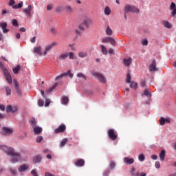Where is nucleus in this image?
<instances>
[{
    "label": "nucleus",
    "mask_w": 176,
    "mask_h": 176,
    "mask_svg": "<svg viewBox=\"0 0 176 176\" xmlns=\"http://www.w3.org/2000/svg\"><path fill=\"white\" fill-rule=\"evenodd\" d=\"M130 87L131 89H137L138 87V84L134 81L130 82Z\"/></svg>",
    "instance_id": "nucleus-36"
},
{
    "label": "nucleus",
    "mask_w": 176,
    "mask_h": 176,
    "mask_svg": "<svg viewBox=\"0 0 176 176\" xmlns=\"http://www.w3.org/2000/svg\"><path fill=\"white\" fill-rule=\"evenodd\" d=\"M23 13L28 16V17H31V12H32V6L29 5L28 8L23 10Z\"/></svg>",
    "instance_id": "nucleus-11"
},
{
    "label": "nucleus",
    "mask_w": 176,
    "mask_h": 176,
    "mask_svg": "<svg viewBox=\"0 0 176 176\" xmlns=\"http://www.w3.org/2000/svg\"><path fill=\"white\" fill-rule=\"evenodd\" d=\"M69 76V78H74V74L71 73V70L67 71V72L63 73L59 76H57L55 78V80H58L59 79H63V78H65V76Z\"/></svg>",
    "instance_id": "nucleus-7"
},
{
    "label": "nucleus",
    "mask_w": 176,
    "mask_h": 176,
    "mask_svg": "<svg viewBox=\"0 0 176 176\" xmlns=\"http://www.w3.org/2000/svg\"><path fill=\"white\" fill-rule=\"evenodd\" d=\"M56 45H57V43L56 42H53L52 44L45 46V51L43 52V56H46L49 50H51V49H53V47H54Z\"/></svg>",
    "instance_id": "nucleus-10"
},
{
    "label": "nucleus",
    "mask_w": 176,
    "mask_h": 176,
    "mask_svg": "<svg viewBox=\"0 0 176 176\" xmlns=\"http://www.w3.org/2000/svg\"><path fill=\"white\" fill-rule=\"evenodd\" d=\"M148 69L150 72H153L155 71H157V69L156 68V60H153L152 63L149 65Z\"/></svg>",
    "instance_id": "nucleus-15"
},
{
    "label": "nucleus",
    "mask_w": 176,
    "mask_h": 176,
    "mask_svg": "<svg viewBox=\"0 0 176 176\" xmlns=\"http://www.w3.org/2000/svg\"><path fill=\"white\" fill-rule=\"evenodd\" d=\"M8 27V23L6 22L0 23V28H6Z\"/></svg>",
    "instance_id": "nucleus-42"
},
{
    "label": "nucleus",
    "mask_w": 176,
    "mask_h": 176,
    "mask_svg": "<svg viewBox=\"0 0 176 176\" xmlns=\"http://www.w3.org/2000/svg\"><path fill=\"white\" fill-rule=\"evenodd\" d=\"M13 83H14V88L19 87V83H17V80H13Z\"/></svg>",
    "instance_id": "nucleus-59"
},
{
    "label": "nucleus",
    "mask_w": 176,
    "mask_h": 176,
    "mask_svg": "<svg viewBox=\"0 0 176 176\" xmlns=\"http://www.w3.org/2000/svg\"><path fill=\"white\" fill-rule=\"evenodd\" d=\"M69 101V99H68V97L65 96L62 98V104L63 105H67V104H68V102Z\"/></svg>",
    "instance_id": "nucleus-34"
},
{
    "label": "nucleus",
    "mask_w": 176,
    "mask_h": 176,
    "mask_svg": "<svg viewBox=\"0 0 176 176\" xmlns=\"http://www.w3.org/2000/svg\"><path fill=\"white\" fill-rule=\"evenodd\" d=\"M85 27H86V26H85V25H82V23H81L79 25L78 28L80 31H85Z\"/></svg>",
    "instance_id": "nucleus-55"
},
{
    "label": "nucleus",
    "mask_w": 176,
    "mask_h": 176,
    "mask_svg": "<svg viewBox=\"0 0 176 176\" xmlns=\"http://www.w3.org/2000/svg\"><path fill=\"white\" fill-rule=\"evenodd\" d=\"M45 176H54L53 174L49 173V172H46L45 174Z\"/></svg>",
    "instance_id": "nucleus-64"
},
{
    "label": "nucleus",
    "mask_w": 176,
    "mask_h": 176,
    "mask_svg": "<svg viewBox=\"0 0 176 176\" xmlns=\"http://www.w3.org/2000/svg\"><path fill=\"white\" fill-rule=\"evenodd\" d=\"M138 160L140 162H144L145 160V155L144 154H140L138 156Z\"/></svg>",
    "instance_id": "nucleus-41"
},
{
    "label": "nucleus",
    "mask_w": 176,
    "mask_h": 176,
    "mask_svg": "<svg viewBox=\"0 0 176 176\" xmlns=\"http://www.w3.org/2000/svg\"><path fill=\"white\" fill-rule=\"evenodd\" d=\"M41 46L35 47L34 48V53H36V54H38V56H42V52H41Z\"/></svg>",
    "instance_id": "nucleus-25"
},
{
    "label": "nucleus",
    "mask_w": 176,
    "mask_h": 176,
    "mask_svg": "<svg viewBox=\"0 0 176 176\" xmlns=\"http://www.w3.org/2000/svg\"><path fill=\"white\" fill-rule=\"evenodd\" d=\"M6 109L7 113H14V112H17V109L19 107L17 106H12L10 104L8 105L7 107L5 104H0V111H4Z\"/></svg>",
    "instance_id": "nucleus-2"
},
{
    "label": "nucleus",
    "mask_w": 176,
    "mask_h": 176,
    "mask_svg": "<svg viewBox=\"0 0 176 176\" xmlns=\"http://www.w3.org/2000/svg\"><path fill=\"white\" fill-rule=\"evenodd\" d=\"M0 68H1L7 82H8L10 85H12V76L10 75V73H9V71H8V69L5 67V65H3V63H2V62L1 61H0Z\"/></svg>",
    "instance_id": "nucleus-3"
},
{
    "label": "nucleus",
    "mask_w": 176,
    "mask_h": 176,
    "mask_svg": "<svg viewBox=\"0 0 176 176\" xmlns=\"http://www.w3.org/2000/svg\"><path fill=\"white\" fill-rule=\"evenodd\" d=\"M42 131H43L42 127H41V126H34V134H36V135L41 134V133H42Z\"/></svg>",
    "instance_id": "nucleus-17"
},
{
    "label": "nucleus",
    "mask_w": 176,
    "mask_h": 176,
    "mask_svg": "<svg viewBox=\"0 0 176 176\" xmlns=\"http://www.w3.org/2000/svg\"><path fill=\"white\" fill-rule=\"evenodd\" d=\"M12 24L14 27H19V22L16 19H12Z\"/></svg>",
    "instance_id": "nucleus-44"
},
{
    "label": "nucleus",
    "mask_w": 176,
    "mask_h": 176,
    "mask_svg": "<svg viewBox=\"0 0 176 176\" xmlns=\"http://www.w3.org/2000/svg\"><path fill=\"white\" fill-rule=\"evenodd\" d=\"M92 75L93 76H96V78H97L98 80H99L100 83H107V79L105 78L104 75L101 74L100 73L97 72H93Z\"/></svg>",
    "instance_id": "nucleus-6"
},
{
    "label": "nucleus",
    "mask_w": 176,
    "mask_h": 176,
    "mask_svg": "<svg viewBox=\"0 0 176 176\" xmlns=\"http://www.w3.org/2000/svg\"><path fill=\"white\" fill-rule=\"evenodd\" d=\"M67 142H68L67 138L63 139L59 144L60 148H63V146H65V144H67Z\"/></svg>",
    "instance_id": "nucleus-30"
},
{
    "label": "nucleus",
    "mask_w": 176,
    "mask_h": 176,
    "mask_svg": "<svg viewBox=\"0 0 176 176\" xmlns=\"http://www.w3.org/2000/svg\"><path fill=\"white\" fill-rule=\"evenodd\" d=\"M106 34L109 36H111V35H112V34H113L112 30L111 29V28H109V26H108L106 30Z\"/></svg>",
    "instance_id": "nucleus-38"
},
{
    "label": "nucleus",
    "mask_w": 176,
    "mask_h": 176,
    "mask_svg": "<svg viewBox=\"0 0 176 176\" xmlns=\"http://www.w3.org/2000/svg\"><path fill=\"white\" fill-rule=\"evenodd\" d=\"M16 92L17 93L18 96H21V90H20V87H15Z\"/></svg>",
    "instance_id": "nucleus-50"
},
{
    "label": "nucleus",
    "mask_w": 176,
    "mask_h": 176,
    "mask_svg": "<svg viewBox=\"0 0 176 176\" xmlns=\"http://www.w3.org/2000/svg\"><path fill=\"white\" fill-rule=\"evenodd\" d=\"M144 95L147 97V98H151L152 97V94L151 93V91L149 89H145L144 91Z\"/></svg>",
    "instance_id": "nucleus-28"
},
{
    "label": "nucleus",
    "mask_w": 176,
    "mask_h": 176,
    "mask_svg": "<svg viewBox=\"0 0 176 176\" xmlns=\"http://www.w3.org/2000/svg\"><path fill=\"white\" fill-rule=\"evenodd\" d=\"M43 140V137L38 136V137H37L36 142H38L39 144V142H42Z\"/></svg>",
    "instance_id": "nucleus-53"
},
{
    "label": "nucleus",
    "mask_w": 176,
    "mask_h": 176,
    "mask_svg": "<svg viewBox=\"0 0 176 176\" xmlns=\"http://www.w3.org/2000/svg\"><path fill=\"white\" fill-rule=\"evenodd\" d=\"M107 134L109 135V138H110V140H111V141H115V140H116V138H118V135H116V134H115V131H113V129H109Z\"/></svg>",
    "instance_id": "nucleus-8"
},
{
    "label": "nucleus",
    "mask_w": 176,
    "mask_h": 176,
    "mask_svg": "<svg viewBox=\"0 0 176 176\" xmlns=\"http://www.w3.org/2000/svg\"><path fill=\"white\" fill-rule=\"evenodd\" d=\"M78 57H80L81 58H84V57H87V53H86V52H79L78 53Z\"/></svg>",
    "instance_id": "nucleus-40"
},
{
    "label": "nucleus",
    "mask_w": 176,
    "mask_h": 176,
    "mask_svg": "<svg viewBox=\"0 0 176 176\" xmlns=\"http://www.w3.org/2000/svg\"><path fill=\"white\" fill-rule=\"evenodd\" d=\"M63 11V7L58 6L56 9V12H62Z\"/></svg>",
    "instance_id": "nucleus-61"
},
{
    "label": "nucleus",
    "mask_w": 176,
    "mask_h": 176,
    "mask_svg": "<svg viewBox=\"0 0 176 176\" xmlns=\"http://www.w3.org/2000/svg\"><path fill=\"white\" fill-rule=\"evenodd\" d=\"M155 166L156 168H160V162L159 161L155 162Z\"/></svg>",
    "instance_id": "nucleus-56"
},
{
    "label": "nucleus",
    "mask_w": 176,
    "mask_h": 176,
    "mask_svg": "<svg viewBox=\"0 0 176 176\" xmlns=\"http://www.w3.org/2000/svg\"><path fill=\"white\" fill-rule=\"evenodd\" d=\"M4 87L6 89V96H10V94H12V89H10V87L8 86H5Z\"/></svg>",
    "instance_id": "nucleus-37"
},
{
    "label": "nucleus",
    "mask_w": 176,
    "mask_h": 176,
    "mask_svg": "<svg viewBox=\"0 0 176 176\" xmlns=\"http://www.w3.org/2000/svg\"><path fill=\"white\" fill-rule=\"evenodd\" d=\"M126 83H131V75L130 74V72H128L126 74Z\"/></svg>",
    "instance_id": "nucleus-32"
},
{
    "label": "nucleus",
    "mask_w": 176,
    "mask_h": 176,
    "mask_svg": "<svg viewBox=\"0 0 176 176\" xmlns=\"http://www.w3.org/2000/svg\"><path fill=\"white\" fill-rule=\"evenodd\" d=\"M67 58H68V52L62 54L58 57L60 61H63V60H66Z\"/></svg>",
    "instance_id": "nucleus-22"
},
{
    "label": "nucleus",
    "mask_w": 176,
    "mask_h": 176,
    "mask_svg": "<svg viewBox=\"0 0 176 176\" xmlns=\"http://www.w3.org/2000/svg\"><path fill=\"white\" fill-rule=\"evenodd\" d=\"M52 9H53V6L52 4L47 6V10H52Z\"/></svg>",
    "instance_id": "nucleus-60"
},
{
    "label": "nucleus",
    "mask_w": 176,
    "mask_h": 176,
    "mask_svg": "<svg viewBox=\"0 0 176 176\" xmlns=\"http://www.w3.org/2000/svg\"><path fill=\"white\" fill-rule=\"evenodd\" d=\"M65 10L67 13H74V8H72V7L70 6H66L65 7Z\"/></svg>",
    "instance_id": "nucleus-27"
},
{
    "label": "nucleus",
    "mask_w": 176,
    "mask_h": 176,
    "mask_svg": "<svg viewBox=\"0 0 176 176\" xmlns=\"http://www.w3.org/2000/svg\"><path fill=\"white\" fill-rule=\"evenodd\" d=\"M76 76L79 79H83V80H87V76H85V74L82 72L78 73Z\"/></svg>",
    "instance_id": "nucleus-21"
},
{
    "label": "nucleus",
    "mask_w": 176,
    "mask_h": 176,
    "mask_svg": "<svg viewBox=\"0 0 176 176\" xmlns=\"http://www.w3.org/2000/svg\"><path fill=\"white\" fill-rule=\"evenodd\" d=\"M109 173H111L109 169H107V170H104L103 172V176H108V175H109Z\"/></svg>",
    "instance_id": "nucleus-54"
},
{
    "label": "nucleus",
    "mask_w": 176,
    "mask_h": 176,
    "mask_svg": "<svg viewBox=\"0 0 176 176\" xmlns=\"http://www.w3.org/2000/svg\"><path fill=\"white\" fill-rule=\"evenodd\" d=\"M14 3H16V2H14V0H10V2H9L10 6H13V5H14Z\"/></svg>",
    "instance_id": "nucleus-62"
},
{
    "label": "nucleus",
    "mask_w": 176,
    "mask_h": 176,
    "mask_svg": "<svg viewBox=\"0 0 176 176\" xmlns=\"http://www.w3.org/2000/svg\"><path fill=\"white\" fill-rule=\"evenodd\" d=\"M160 124L161 126H164L166 124V118L164 117H161L160 119Z\"/></svg>",
    "instance_id": "nucleus-39"
},
{
    "label": "nucleus",
    "mask_w": 176,
    "mask_h": 176,
    "mask_svg": "<svg viewBox=\"0 0 176 176\" xmlns=\"http://www.w3.org/2000/svg\"><path fill=\"white\" fill-rule=\"evenodd\" d=\"M53 90H54V87H52L51 88L48 89L47 90V94H49L50 93H52V91H53Z\"/></svg>",
    "instance_id": "nucleus-58"
},
{
    "label": "nucleus",
    "mask_w": 176,
    "mask_h": 176,
    "mask_svg": "<svg viewBox=\"0 0 176 176\" xmlns=\"http://www.w3.org/2000/svg\"><path fill=\"white\" fill-rule=\"evenodd\" d=\"M42 160V157L41 155H36L33 158V163H40V162Z\"/></svg>",
    "instance_id": "nucleus-20"
},
{
    "label": "nucleus",
    "mask_w": 176,
    "mask_h": 176,
    "mask_svg": "<svg viewBox=\"0 0 176 176\" xmlns=\"http://www.w3.org/2000/svg\"><path fill=\"white\" fill-rule=\"evenodd\" d=\"M74 164L76 167H83L85 166V160L83 159L76 160L74 162Z\"/></svg>",
    "instance_id": "nucleus-13"
},
{
    "label": "nucleus",
    "mask_w": 176,
    "mask_h": 176,
    "mask_svg": "<svg viewBox=\"0 0 176 176\" xmlns=\"http://www.w3.org/2000/svg\"><path fill=\"white\" fill-rule=\"evenodd\" d=\"M162 24L164 25V27H165V28H171L172 25L171 23H170V22L167 21H164L162 22Z\"/></svg>",
    "instance_id": "nucleus-29"
},
{
    "label": "nucleus",
    "mask_w": 176,
    "mask_h": 176,
    "mask_svg": "<svg viewBox=\"0 0 176 176\" xmlns=\"http://www.w3.org/2000/svg\"><path fill=\"white\" fill-rule=\"evenodd\" d=\"M45 104V102H43V100H39L38 101V107H43V105Z\"/></svg>",
    "instance_id": "nucleus-51"
},
{
    "label": "nucleus",
    "mask_w": 176,
    "mask_h": 176,
    "mask_svg": "<svg viewBox=\"0 0 176 176\" xmlns=\"http://www.w3.org/2000/svg\"><path fill=\"white\" fill-rule=\"evenodd\" d=\"M0 149L1 151H3V152L6 153V155L8 156H11L10 162L14 164L15 163H17L20 159H21V155L20 153L15 152L14 149L8 147L7 146L2 145L0 146Z\"/></svg>",
    "instance_id": "nucleus-1"
},
{
    "label": "nucleus",
    "mask_w": 176,
    "mask_h": 176,
    "mask_svg": "<svg viewBox=\"0 0 176 176\" xmlns=\"http://www.w3.org/2000/svg\"><path fill=\"white\" fill-rule=\"evenodd\" d=\"M20 69H21V65H17L16 67H15L12 69V72H14V74L15 75H17V74H19V71H20Z\"/></svg>",
    "instance_id": "nucleus-23"
},
{
    "label": "nucleus",
    "mask_w": 176,
    "mask_h": 176,
    "mask_svg": "<svg viewBox=\"0 0 176 176\" xmlns=\"http://www.w3.org/2000/svg\"><path fill=\"white\" fill-rule=\"evenodd\" d=\"M104 13L105 16H109V14H111V8H109V6H107L104 8Z\"/></svg>",
    "instance_id": "nucleus-31"
},
{
    "label": "nucleus",
    "mask_w": 176,
    "mask_h": 176,
    "mask_svg": "<svg viewBox=\"0 0 176 176\" xmlns=\"http://www.w3.org/2000/svg\"><path fill=\"white\" fill-rule=\"evenodd\" d=\"M132 63H133V59L131 58H124L123 60V64L125 67H130Z\"/></svg>",
    "instance_id": "nucleus-16"
},
{
    "label": "nucleus",
    "mask_w": 176,
    "mask_h": 176,
    "mask_svg": "<svg viewBox=\"0 0 176 176\" xmlns=\"http://www.w3.org/2000/svg\"><path fill=\"white\" fill-rule=\"evenodd\" d=\"M13 133H14V129L12 127L3 126L0 131V134L4 137H10Z\"/></svg>",
    "instance_id": "nucleus-4"
},
{
    "label": "nucleus",
    "mask_w": 176,
    "mask_h": 176,
    "mask_svg": "<svg viewBox=\"0 0 176 176\" xmlns=\"http://www.w3.org/2000/svg\"><path fill=\"white\" fill-rule=\"evenodd\" d=\"M151 159H153V160H157V155H151Z\"/></svg>",
    "instance_id": "nucleus-63"
},
{
    "label": "nucleus",
    "mask_w": 176,
    "mask_h": 176,
    "mask_svg": "<svg viewBox=\"0 0 176 176\" xmlns=\"http://www.w3.org/2000/svg\"><path fill=\"white\" fill-rule=\"evenodd\" d=\"M130 173L131 176H140V172L139 171L135 172V168L134 167L131 168Z\"/></svg>",
    "instance_id": "nucleus-19"
},
{
    "label": "nucleus",
    "mask_w": 176,
    "mask_h": 176,
    "mask_svg": "<svg viewBox=\"0 0 176 176\" xmlns=\"http://www.w3.org/2000/svg\"><path fill=\"white\" fill-rule=\"evenodd\" d=\"M91 23H93V21H91V19L89 18H87L83 20L81 24L82 25H85V28L89 29V28L90 27V24H91Z\"/></svg>",
    "instance_id": "nucleus-12"
},
{
    "label": "nucleus",
    "mask_w": 176,
    "mask_h": 176,
    "mask_svg": "<svg viewBox=\"0 0 176 176\" xmlns=\"http://www.w3.org/2000/svg\"><path fill=\"white\" fill-rule=\"evenodd\" d=\"M110 43L112 45V46H116V41H115V38H111L110 40Z\"/></svg>",
    "instance_id": "nucleus-46"
},
{
    "label": "nucleus",
    "mask_w": 176,
    "mask_h": 176,
    "mask_svg": "<svg viewBox=\"0 0 176 176\" xmlns=\"http://www.w3.org/2000/svg\"><path fill=\"white\" fill-rule=\"evenodd\" d=\"M112 37H104L102 40V43H109Z\"/></svg>",
    "instance_id": "nucleus-33"
},
{
    "label": "nucleus",
    "mask_w": 176,
    "mask_h": 176,
    "mask_svg": "<svg viewBox=\"0 0 176 176\" xmlns=\"http://www.w3.org/2000/svg\"><path fill=\"white\" fill-rule=\"evenodd\" d=\"M124 12L125 13V14L126 13H140V9L135 8L134 6H131L130 4H127L124 6Z\"/></svg>",
    "instance_id": "nucleus-5"
},
{
    "label": "nucleus",
    "mask_w": 176,
    "mask_h": 176,
    "mask_svg": "<svg viewBox=\"0 0 176 176\" xmlns=\"http://www.w3.org/2000/svg\"><path fill=\"white\" fill-rule=\"evenodd\" d=\"M10 171L12 174V175H16V170H14L13 168H10Z\"/></svg>",
    "instance_id": "nucleus-57"
},
{
    "label": "nucleus",
    "mask_w": 176,
    "mask_h": 176,
    "mask_svg": "<svg viewBox=\"0 0 176 176\" xmlns=\"http://www.w3.org/2000/svg\"><path fill=\"white\" fill-rule=\"evenodd\" d=\"M25 170H28V165L23 164L19 168V171L20 173L25 171Z\"/></svg>",
    "instance_id": "nucleus-26"
},
{
    "label": "nucleus",
    "mask_w": 176,
    "mask_h": 176,
    "mask_svg": "<svg viewBox=\"0 0 176 176\" xmlns=\"http://www.w3.org/2000/svg\"><path fill=\"white\" fill-rule=\"evenodd\" d=\"M165 157H166V151L164 150H162L160 153V159L161 162H164Z\"/></svg>",
    "instance_id": "nucleus-24"
},
{
    "label": "nucleus",
    "mask_w": 176,
    "mask_h": 176,
    "mask_svg": "<svg viewBox=\"0 0 176 176\" xmlns=\"http://www.w3.org/2000/svg\"><path fill=\"white\" fill-rule=\"evenodd\" d=\"M30 124H31V126H32V127H35L36 126V121L35 120V119H32L30 121Z\"/></svg>",
    "instance_id": "nucleus-49"
},
{
    "label": "nucleus",
    "mask_w": 176,
    "mask_h": 176,
    "mask_svg": "<svg viewBox=\"0 0 176 176\" xmlns=\"http://www.w3.org/2000/svg\"><path fill=\"white\" fill-rule=\"evenodd\" d=\"M124 162L126 163V164H133V163H134V160L133 158L126 157L124 159Z\"/></svg>",
    "instance_id": "nucleus-18"
},
{
    "label": "nucleus",
    "mask_w": 176,
    "mask_h": 176,
    "mask_svg": "<svg viewBox=\"0 0 176 176\" xmlns=\"http://www.w3.org/2000/svg\"><path fill=\"white\" fill-rule=\"evenodd\" d=\"M142 44L143 46H148V39H143L142 41Z\"/></svg>",
    "instance_id": "nucleus-52"
},
{
    "label": "nucleus",
    "mask_w": 176,
    "mask_h": 176,
    "mask_svg": "<svg viewBox=\"0 0 176 176\" xmlns=\"http://www.w3.org/2000/svg\"><path fill=\"white\" fill-rule=\"evenodd\" d=\"M169 9L170 10H172V12H171L172 17H174V16H175V14H176V5H175V3L172 2L170 7H169Z\"/></svg>",
    "instance_id": "nucleus-14"
},
{
    "label": "nucleus",
    "mask_w": 176,
    "mask_h": 176,
    "mask_svg": "<svg viewBox=\"0 0 176 176\" xmlns=\"http://www.w3.org/2000/svg\"><path fill=\"white\" fill-rule=\"evenodd\" d=\"M65 130H67V126L65 124H62L54 130V133L55 134H58V133H64Z\"/></svg>",
    "instance_id": "nucleus-9"
},
{
    "label": "nucleus",
    "mask_w": 176,
    "mask_h": 176,
    "mask_svg": "<svg viewBox=\"0 0 176 176\" xmlns=\"http://www.w3.org/2000/svg\"><path fill=\"white\" fill-rule=\"evenodd\" d=\"M31 174L32 176H38V172H36V169H33L31 170Z\"/></svg>",
    "instance_id": "nucleus-48"
},
{
    "label": "nucleus",
    "mask_w": 176,
    "mask_h": 176,
    "mask_svg": "<svg viewBox=\"0 0 176 176\" xmlns=\"http://www.w3.org/2000/svg\"><path fill=\"white\" fill-rule=\"evenodd\" d=\"M68 54V57L69 58V60H74V52H69L67 53Z\"/></svg>",
    "instance_id": "nucleus-47"
},
{
    "label": "nucleus",
    "mask_w": 176,
    "mask_h": 176,
    "mask_svg": "<svg viewBox=\"0 0 176 176\" xmlns=\"http://www.w3.org/2000/svg\"><path fill=\"white\" fill-rule=\"evenodd\" d=\"M109 167H110V168H111V170H113V168H115V167H116V164H115V162H113V161H111L109 164Z\"/></svg>",
    "instance_id": "nucleus-43"
},
{
    "label": "nucleus",
    "mask_w": 176,
    "mask_h": 176,
    "mask_svg": "<svg viewBox=\"0 0 176 176\" xmlns=\"http://www.w3.org/2000/svg\"><path fill=\"white\" fill-rule=\"evenodd\" d=\"M100 47H101L102 54H104V55L108 54V51L107 50V47H105L104 45H101Z\"/></svg>",
    "instance_id": "nucleus-35"
},
{
    "label": "nucleus",
    "mask_w": 176,
    "mask_h": 176,
    "mask_svg": "<svg viewBox=\"0 0 176 176\" xmlns=\"http://www.w3.org/2000/svg\"><path fill=\"white\" fill-rule=\"evenodd\" d=\"M45 100V107H49L50 105V99L47 98L46 97L44 98Z\"/></svg>",
    "instance_id": "nucleus-45"
}]
</instances>
